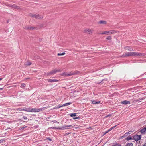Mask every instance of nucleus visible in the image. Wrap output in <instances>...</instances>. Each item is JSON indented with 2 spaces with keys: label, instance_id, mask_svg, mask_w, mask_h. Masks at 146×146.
<instances>
[{
  "label": "nucleus",
  "instance_id": "f257e3e1",
  "mask_svg": "<svg viewBox=\"0 0 146 146\" xmlns=\"http://www.w3.org/2000/svg\"><path fill=\"white\" fill-rule=\"evenodd\" d=\"M115 33L116 31L115 30L107 31L101 33V34L111 35L112 34Z\"/></svg>",
  "mask_w": 146,
  "mask_h": 146
},
{
  "label": "nucleus",
  "instance_id": "f03ea898",
  "mask_svg": "<svg viewBox=\"0 0 146 146\" xmlns=\"http://www.w3.org/2000/svg\"><path fill=\"white\" fill-rule=\"evenodd\" d=\"M129 56H133V52H126L123 54L122 57H125Z\"/></svg>",
  "mask_w": 146,
  "mask_h": 146
},
{
  "label": "nucleus",
  "instance_id": "7ed1b4c3",
  "mask_svg": "<svg viewBox=\"0 0 146 146\" xmlns=\"http://www.w3.org/2000/svg\"><path fill=\"white\" fill-rule=\"evenodd\" d=\"M33 110L34 108H24L21 109L20 110L28 112H33Z\"/></svg>",
  "mask_w": 146,
  "mask_h": 146
},
{
  "label": "nucleus",
  "instance_id": "20e7f679",
  "mask_svg": "<svg viewBox=\"0 0 146 146\" xmlns=\"http://www.w3.org/2000/svg\"><path fill=\"white\" fill-rule=\"evenodd\" d=\"M30 15L31 17L35 18L36 19H40L42 18V15H40L39 14L35 15L33 14H30Z\"/></svg>",
  "mask_w": 146,
  "mask_h": 146
},
{
  "label": "nucleus",
  "instance_id": "39448f33",
  "mask_svg": "<svg viewBox=\"0 0 146 146\" xmlns=\"http://www.w3.org/2000/svg\"><path fill=\"white\" fill-rule=\"evenodd\" d=\"M141 138V135H135L133 136V140H135V141H137L140 140Z\"/></svg>",
  "mask_w": 146,
  "mask_h": 146
},
{
  "label": "nucleus",
  "instance_id": "423d86ee",
  "mask_svg": "<svg viewBox=\"0 0 146 146\" xmlns=\"http://www.w3.org/2000/svg\"><path fill=\"white\" fill-rule=\"evenodd\" d=\"M79 73V71H76L74 72H70L69 73H67L65 75H66L67 76H70L73 75H75L77 74H78Z\"/></svg>",
  "mask_w": 146,
  "mask_h": 146
},
{
  "label": "nucleus",
  "instance_id": "0eeeda50",
  "mask_svg": "<svg viewBox=\"0 0 146 146\" xmlns=\"http://www.w3.org/2000/svg\"><path fill=\"white\" fill-rule=\"evenodd\" d=\"M44 108H40L39 109H37L36 108H34L33 112L41 111L42 110H44Z\"/></svg>",
  "mask_w": 146,
  "mask_h": 146
},
{
  "label": "nucleus",
  "instance_id": "6e6552de",
  "mask_svg": "<svg viewBox=\"0 0 146 146\" xmlns=\"http://www.w3.org/2000/svg\"><path fill=\"white\" fill-rule=\"evenodd\" d=\"M56 73V69H54L53 70L49 72L47 74V76H49L50 75H53Z\"/></svg>",
  "mask_w": 146,
  "mask_h": 146
},
{
  "label": "nucleus",
  "instance_id": "1a4fd4ad",
  "mask_svg": "<svg viewBox=\"0 0 146 146\" xmlns=\"http://www.w3.org/2000/svg\"><path fill=\"white\" fill-rule=\"evenodd\" d=\"M140 131L142 134H145L146 133V127H143L141 129Z\"/></svg>",
  "mask_w": 146,
  "mask_h": 146
},
{
  "label": "nucleus",
  "instance_id": "9d476101",
  "mask_svg": "<svg viewBox=\"0 0 146 146\" xmlns=\"http://www.w3.org/2000/svg\"><path fill=\"white\" fill-rule=\"evenodd\" d=\"M121 104H123L125 105H127V104H130V102L127 100H125L121 102Z\"/></svg>",
  "mask_w": 146,
  "mask_h": 146
},
{
  "label": "nucleus",
  "instance_id": "9b49d317",
  "mask_svg": "<svg viewBox=\"0 0 146 146\" xmlns=\"http://www.w3.org/2000/svg\"><path fill=\"white\" fill-rule=\"evenodd\" d=\"M72 126L71 125H64L63 126L64 130L71 129L72 128Z\"/></svg>",
  "mask_w": 146,
  "mask_h": 146
},
{
  "label": "nucleus",
  "instance_id": "f8f14e48",
  "mask_svg": "<svg viewBox=\"0 0 146 146\" xmlns=\"http://www.w3.org/2000/svg\"><path fill=\"white\" fill-rule=\"evenodd\" d=\"M125 50L130 51H132L134 50L133 48H131L129 46L126 47H125Z\"/></svg>",
  "mask_w": 146,
  "mask_h": 146
},
{
  "label": "nucleus",
  "instance_id": "ddd939ff",
  "mask_svg": "<svg viewBox=\"0 0 146 146\" xmlns=\"http://www.w3.org/2000/svg\"><path fill=\"white\" fill-rule=\"evenodd\" d=\"M48 82H58V80L56 79H50L48 80Z\"/></svg>",
  "mask_w": 146,
  "mask_h": 146
},
{
  "label": "nucleus",
  "instance_id": "4468645a",
  "mask_svg": "<svg viewBox=\"0 0 146 146\" xmlns=\"http://www.w3.org/2000/svg\"><path fill=\"white\" fill-rule=\"evenodd\" d=\"M91 102L93 104H96L100 103V101H96V100H92Z\"/></svg>",
  "mask_w": 146,
  "mask_h": 146
},
{
  "label": "nucleus",
  "instance_id": "2eb2a0df",
  "mask_svg": "<svg viewBox=\"0 0 146 146\" xmlns=\"http://www.w3.org/2000/svg\"><path fill=\"white\" fill-rule=\"evenodd\" d=\"M85 31L90 34H91L92 33V30L89 29H86L85 30Z\"/></svg>",
  "mask_w": 146,
  "mask_h": 146
},
{
  "label": "nucleus",
  "instance_id": "dca6fc26",
  "mask_svg": "<svg viewBox=\"0 0 146 146\" xmlns=\"http://www.w3.org/2000/svg\"><path fill=\"white\" fill-rule=\"evenodd\" d=\"M132 139H133V136H131L130 135L128 136L126 138V140H129Z\"/></svg>",
  "mask_w": 146,
  "mask_h": 146
},
{
  "label": "nucleus",
  "instance_id": "f3484780",
  "mask_svg": "<svg viewBox=\"0 0 146 146\" xmlns=\"http://www.w3.org/2000/svg\"><path fill=\"white\" fill-rule=\"evenodd\" d=\"M98 23L100 24H106V21H105L101 20Z\"/></svg>",
  "mask_w": 146,
  "mask_h": 146
},
{
  "label": "nucleus",
  "instance_id": "a211bd4d",
  "mask_svg": "<svg viewBox=\"0 0 146 146\" xmlns=\"http://www.w3.org/2000/svg\"><path fill=\"white\" fill-rule=\"evenodd\" d=\"M71 104H72V103L71 102H68V103H66L63 104V105H62V106H63H63H68V105H70Z\"/></svg>",
  "mask_w": 146,
  "mask_h": 146
},
{
  "label": "nucleus",
  "instance_id": "6ab92c4d",
  "mask_svg": "<svg viewBox=\"0 0 146 146\" xmlns=\"http://www.w3.org/2000/svg\"><path fill=\"white\" fill-rule=\"evenodd\" d=\"M139 56V53L133 52V56Z\"/></svg>",
  "mask_w": 146,
  "mask_h": 146
},
{
  "label": "nucleus",
  "instance_id": "aec40b11",
  "mask_svg": "<svg viewBox=\"0 0 146 146\" xmlns=\"http://www.w3.org/2000/svg\"><path fill=\"white\" fill-rule=\"evenodd\" d=\"M26 86V84L24 83H22L21 84V87L22 88H24Z\"/></svg>",
  "mask_w": 146,
  "mask_h": 146
},
{
  "label": "nucleus",
  "instance_id": "412c9836",
  "mask_svg": "<svg viewBox=\"0 0 146 146\" xmlns=\"http://www.w3.org/2000/svg\"><path fill=\"white\" fill-rule=\"evenodd\" d=\"M146 54L142 53H139V56H145Z\"/></svg>",
  "mask_w": 146,
  "mask_h": 146
},
{
  "label": "nucleus",
  "instance_id": "4be33fe9",
  "mask_svg": "<svg viewBox=\"0 0 146 146\" xmlns=\"http://www.w3.org/2000/svg\"><path fill=\"white\" fill-rule=\"evenodd\" d=\"M132 132V131H129L128 132H126L124 134V136H126L127 135L131 134V133Z\"/></svg>",
  "mask_w": 146,
  "mask_h": 146
},
{
  "label": "nucleus",
  "instance_id": "5701e85b",
  "mask_svg": "<svg viewBox=\"0 0 146 146\" xmlns=\"http://www.w3.org/2000/svg\"><path fill=\"white\" fill-rule=\"evenodd\" d=\"M70 116L71 117H73V116H76V113H73L70 114Z\"/></svg>",
  "mask_w": 146,
  "mask_h": 146
},
{
  "label": "nucleus",
  "instance_id": "b1692460",
  "mask_svg": "<svg viewBox=\"0 0 146 146\" xmlns=\"http://www.w3.org/2000/svg\"><path fill=\"white\" fill-rule=\"evenodd\" d=\"M125 146H133V144L131 143H127Z\"/></svg>",
  "mask_w": 146,
  "mask_h": 146
},
{
  "label": "nucleus",
  "instance_id": "393cba45",
  "mask_svg": "<svg viewBox=\"0 0 146 146\" xmlns=\"http://www.w3.org/2000/svg\"><path fill=\"white\" fill-rule=\"evenodd\" d=\"M108 80L107 78H105L104 79L102 80V81H101L99 83H101V84H102L104 82H103V81H107Z\"/></svg>",
  "mask_w": 146,
  "mask_h": 146
},
{
  "label": "nucleus",
  "instance_id": "a878e982",
  "mask_svg": "<svg viewBox=\"0 0 146 146\" xmlns=\"http://www.w3.org/2000/svg\"><path fill=\"white\" fill-rule=\"evenodd\" d=\"M65 54V53L64 52H63L61 53H59L57 54V55L58 56H61Z\"/></svg>",
  "mask_w": 146,
  "mask_h": 146
},
{
  "label": "nucleus",
  "instance_id": "bb28decb",
  "mask_svg": "<svg viewBox=\"0 0 146 146\" xmlns=\"http://www.w3.org/2000/svg\"><path fill=\"white\" fill-rule=\"evenodd\" d=\"M31 64V63L29 61L27 62L25 64L26 65L29 66Z\"/></svg>",
  "mask_w": 146,
  "mask_h": 146
},
{
  "label": "nucleus",
  "instance_id": "cd10ccee",
  "mask_svg": "<svg viewBox=\"0 0 146 146\" xmlns=\"http://www.w3.org/2000/svg\"><path fill=\"white\" fill-rule=\"evenodd\" d=\"M56 129L64 130L63 126L62 127H56Z\"/></svg>",
  "mask_w": 146,
  "mask_h": 146
},
{
  "label": "nucleus",
  "instance_id": "c85d7f7f",
  "mask_svg": "<svg viewBox=\"0 0 146 146\" xmlns=\"http://www.w3.org/2000/svg\"><path fill=\"white\" fill-rule=\"evenodd\" d=\"M111 36H108L106 38V39L108 40H111Z\"/></svg>",
  "mask_w": 146,
  "mask_h": 146
},
{
  "label": "nucleus",
  "instance_id": "c756f323",
  "mask_svg": "<svg viewBox=\"0 0 146 146\" xmlns=\"http://www.w3.org/2000/svg\"><path fill=\"white\" fill-rule=\"evenodd\" d=\"M25 29L26 30H29L30 29V27L28 26H26L25 27Z\"/></svg>",
  "mask_w": 146,
  "mask_h": 146
},
{
  "label": "nucleus",
  "instance_id": "7c9ffc66",
  "mask_svg": "<svg viewBox=\"0 0 146 146\" xmlns=\"http://www.w3.org/2000/svg\"><path fill=\"white\" fill-rule=\"evenodd\" d=\"M35 28V27H30L29 30H33Z\"/></svg>",
  "mask_w": 146,
  "mask_h": 146
},
{
  "label": "nucleus",
  "instance_id": "2f4dec72",
  "mask_svg": "<svg viewBox=\"0 0 146 146\" xmlns=\"http://www.w3.org/2000/svg\"><path fill=\"white\" fill-rule=\"evenodd\" d=\"M23 119L25 120H27L28 119V118L26 117L25 116H23Z\"/></svg>",
  "mask_w": 146,
  "mask_h": 146
},
{
  "label": "nucleus",
  "instance_id": "473e14b6",
  "mask_svg": "<svg viewBox=\"0 0 146 146\" xmlns=\"http://www.w3.org/2000/svg\"><path fill=\"white\" fill-rule=\"evenodd\" d=\"M5 140V139L0 140V143H2Z\"/></svg>",
  "mask_w": 146,
  "mask_h": 146
},
{
  "label": "nucleus",
  "instance_id": "72a5a7b5",
  "mask_svg": "<svg viewBox=\"0 0 146 146\" xmlns=\"http://www.w3.org/2000/svg\"><path fill=\"white\" fill-rule=\"evenodd\" d=\"M62 70L60 69H56V73L60 72Z\"/></svg>",
  "mask_w": 146,
  "mask_h": 146
},
{
  "label": "nucleus",
  "instance_id": "f704fd0d",
  "mask_svg": "<svg viewBox=\"0 0 146 146\" xmlns=\"http://www.w3.org/2000/svg\"><path fill=\"white\" fill-rule=\"evenodd\" d=\"M120 146V145L118 144L117 143L114 145H113L112 146Z\"/></svg>",
  "mask_w": 146,
  "mask_h": 146
},
{
  "label": "nucleus",
  "instance_id": "c9c22d12",
  "mask_svg": "<svg viewBox=\"0 0 146 146\" xmlns=\"http://www.w3.org/2000/svg\"><path fill=\"white\" fill-rule=\"evenodd\" d=\"M46 140H48L50 141H52V139H51V138H50V137H48L46 139Z\"/></svg>",
  "mask_w": 146,
  "mask_h": 146
},
{
  "label": "nucleus",
  "instance_id": "e433bc0d",
  "mask_svg": "<svg viewBox=\"0 0 146 146\" xmlns=\"http://www.w3.org/2000/svg\"><path fill=\"white\" fill-rule=\"evenodd\" d=\"M62 107H63V106H62V105H61L60 104H59L58 106V108H60Z\"/></svg>",
  "mask_w": 146,
  "mask_h": 146
},
{
  "label": "nucleus",
  "instance_id": "4c0bfd02",
  "mask_svg": "<svg viewBox=\"0 0 146 146\" xmlns=\"http://www.w3.org/2000/svg\"><path fill=\"white\" fill-rule=\"evenodd\" d=\"M50 129H56V127H50Z\"/></svg>",
  "mask_w": 146,
  "mask_h": 146
},
{
  "label": "nucleus",
  "instance_id": "58836bf2",
  "mask_svg": "<svg viewBox=\"0 0 146 146\" xmlns=\"http://www.w3.org/2000/svg\"><path fill=\"white\" fill-rule=\"evenodd\" d=\"M27 127V126H25L24 127H22L21 128V129H24L26 127Z\"/></svg>",
  "mask_w": 146,
  "mask_h": 146
},
{
  "label": "nucleus",
  "instance_id": "ea45409f",
  "mask_svg": "<svg viewBox=\"0 0 146 146\" xmlns=\"http://www.w3.org/2000/svg\"><path fill=\"white\" fill-rule=\"evenodd\" d=\"M80 118L78 117H73V119H78V118Z\"/></svg>",
  "mask_w": 146,
  "mask_h": 146
},
{
  "label": "nucleus",
  "instance_id": "a19ab883",
  "mask_svg": "<svg viewBox=\"0 0 146 146\" xmlns=\"http://www.w3.org/2000/svg\"><path fill=\"white\" fill-rule=\"evenodd\" d=\"M117 125H115V126L112 127L111 128H113V129Z\"/></svg>",
  "mask_w": 146,
  "mask_h": 146
},
{
  "label": "nucleus",
  "instance_id": "79ce46f5",
  "mask_svg": "<svg viewBox=\"0 0 146 146\" xmlns=\"http://www.w3.org/2000/svg\"><path fill=\"white\" fill-rule=\"evenodd\" d=\"M108 131H106L104 133V135H105V134H106L107 133H108Z\"/></svg>",
  "mask_w": 146,
  "mask_h": 146
},
{
  "label": "nucleus",
  "instance_id": "37998d69",
  "mask_svg": "<svg viewBox=\"0 0 146 146\" xmlns=\"http://www.w3.org/2000/svg\"><path fill=\"white\" fill-rule=\"evenodd\" d=\"M69 134H70V133H66L65 134V135H68Z\"/></svg>",
  "mask_w": 146,
  "mask_h": 146
},
{
  "label": "nucleus",
  "instance_id": "c03bdc74",
  "mask_svg": "<svg viewBox=\"0 0 146 146\" xmlns=\"http://www.w3.org/2000/svg\"><path fill=\"white\" fill-rule=\"evenodd\" d=\"M143 146H146V143H144V145H143Z\"/></svg>",
  "mask_w": 146,
  "mask_h": 146
},
{
  "label": "nucleus",
  "instance_id": "a18cd8bd",
  "mask_svg": "<svg viewBox=\"0 0 146 146\" xmlns=\"http://www.w3.org/2000/svg\"><path fill=\"white\" fill-rule=\"evenodd\" d=\"M110 115H110L109 114V115H107V116L106 117H108V116H110Z\"/></svg>",
  "mask_w": 146,
  "mask_h": 146
},
{
  "label": "nucleus",
  "instance_id": "49530a36",
  "mask_svg": "<svg viewBox=\"0 0 146 146\" xmlns=\"http://www.w3.org/2000/svg\"><path fill=\"white\" fill-rule=\"evenodd\" d=\"M111 130H110V129H109V130H107L108 131V132H110V131Z\"/></svg>",
  "mask_w": 146,
  "mask_h": 146
},
{
  "label": "nucleus",
  "instance_id": "de8ad7c7",
  "mask_svg": "<svg viewBox=\"0 0 146 146\" xmlns=\"http://www.w3.org/2000/svg\"><path fill=\"white\" fill-rule=\"evenodd\" d=\"M3 88H0V90H2L3 89Z\"/></svg>",
  "mask_w": 146,
  "mask_h": 146
},
{
  "label": "nucleus",
  "instance_id": "09e8293b",
  "mask_svg": "<svg viewBox=\"0 0 146 146\" xmlns=\"http://www.w3.org/2000/svg\"><path fill=\"white\" fill-rule=\"evenodd\" d=\"M3 79V78H0V81H1V80H2Z\"/></svg>",
  "mask_w": 146,
  "mask_h": 146
},
{
  "label": "nucleus",
  "instance_id": "8fccbe9b",
  "mask_svg": "<svg viewBox=\"0 0 146 146\" xmlns=\"http://www.w3.org/2000/svg\"><path fill=\"white\" fill-rule=\"evenodd\" d=\"M110 129V130H112V129H113V128H112L111 127V128Z\"/></svg>",
  "mask_w": 146,
  "mask_h": 146
},
{
  "label": "nucleus",
  "instance_id": "3c124183",
  "mask_svg": "<svg viewBox=\"0 0 146 146\" xmlns=\"http://www.w3.org/2000/svg\"><path fill=\"white\" fill-rule=\"evenodd\" d=\"M136 146H141L139 145H136Z\"/></svg>",
  "mask_w": 146,
  "mask_h": 146
},
{
  "label": "nucleus",
  "instance_id": "603ef678",
  "mask_svg": "<svg viewBox=\"0 0 146 146\" xmlns=\"http://www.w3.org/2000/svg\"><path fill=\"white\" fill-rule=\"evenodd\" d=\"M7 23H9V20H7Z\"/></svg>",
  "mask_w": 146,
  "mask_h": 146
},
{
  "label": "nucleus",
  "instance_id": "864d4df0",
  "mask_svg": "<svg viewBox=\"0 0 146 146\" xmlns=\"http://www.w3.org/2000/svg\"><path fill=\"white\" fill-rule=\"evenodd\" d=\"M29 79V78H26V79Z\"/></svg>",
  "mask_w": 146,
  "mask_h": 146
},
{
  "label": "nucleus",
  "instance_id": "5fc2aeb1",
  "mask_svg": "<svg viewBox=\"0 0 146 146\" xmlns=\"http://www.w3.org/2000/svg\"><path fill=\"white\" fill-rule=\"evenodd\" d=\"M54 122H57L56 121V120H54Z\"/></svg>",
  "mask_w": 146,
  "mask_h": 146
},
{
  "label": "nucleus",
  "instance_id": "6e6d98bb",
  "mask_svg": "<svg viewBox=\"0 0 146 146\" xmlns=\"http://www.w3.org/2000/svg\"><path fill=\"white\" fill-rule=\"evenodd\" d=\"M139 101V100H136V101H137H137Z\"/></svg>",
  "mask_w": 146,
  "mask_h": 146
},
{
  "label": "nucleus",
  "instance_id": "4d7b16f0",
  "mask_svg": "<svg viewBox=\"0 0 146 146\" xmlns=\"http://www.w3.org/2000/svg\"><path fill=\"white\" fill-rule=\"evenodd\" d=\"M142 99H139V100H142Z\"/></svg>",
  "mask_w": 146,
  "mask_h": 146
},
{
  "label": "nucleus",
  "instance_id": "13d9d810",
  "mask_svg": "<svg viewBox=\"0 0 146 146\" xmlns=\"http://www.w3.org/2000/svg\"><path fill=\"white\" fill-rule=\"evenodd\" d=\"M121 146V145H120V146Z\"/></svg>",
  "mask_w": 146,
  "mask_h": 146
}]
</instances>
